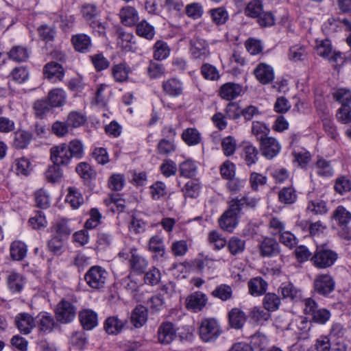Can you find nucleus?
Wrapping results in <instances>:
<instances>
[{"instance_id":"obj_21","label":"nucleus","mask_w":351,"mask_h":351,"mask_svg":"<svg viewBox=\"0 0 351 351\" xmlns=\"http://www.w3.org/2000/svg\"><path fill=\"white\" fill-rule=\"evenodd\" d=\"M163 90L171 97H178L183 93V86L180 80L171 78L162 83Z\"/></svg>"},{"instance_id":"obj_24","label":"nucleus","mask_w":351,"mask_h":351,"mask_svg":"<svg viewBox=\"0 0 351 351\" xmlns=\"http://www.w3.org/2000/svg\"><path fill=\"white\" fill-rule=\"evenodd\" d=\"M291 325L295 327V332L300 335V338L306 339L313 324L312 322L308 320L306 317H300L295 319Z\"/></svg>"},{"instance_id":"obj_11","label":"nucleus","mask_w":351,"mask_h":351,"mask_svg":"<svg viewBox=\"0 0 351 351\" xmlns=\"http://www.w3.org/2000/svg\"><path fill=\"white\" fill-rule=\"evenodd\" d=\"M130 253L131 257L129 262L131 269L137 274H143L148 267V261L137 254L135 248L131 249Z\"/></svg>"},{"instance_id":"obj_2","label":"nucleus","mask_w":351,"mask_h":351,"mask_svg":"<svg viewBox=\"0 0 351 351\" xmlns=\"http://www.w3.org/2000/svg\"><path fill=\"white\" fill-rule=\"evenodd\" d=\"M108 273L101 266H92L84 275L86 284L93 289L100 290L105 287Z\"/></svg>"},{"instance_id":"obj_3","label":"nucleus","mask_w":351,"mask_h":351,"mask_svg":"<svg viewBox=\"0 0 351 351\" xmlns=\"http://www.w3.org/2000/svg\"><path fill=\"white\" fill-rule=\"evenodd\" d=\"M222 330L217 319L206 318L202 321L199 328L200 338L204 342L215 341L221 334Z\"/></svg>"},{"instance_id":"obj_23","label":"nucleus","mask_w":351,"mask_h":351,"mask_svg":"<svg viewBox=\"0 0 351 351\" xmlns=\"http://www.w3.org/2000/svg\"><path fill=\"white\" fill-rule=\"evenodd\" d=\"M66 99V93L63 89L55 88L48 93L47 100L51 108H58L64 105Z\"/></svg>"},{"instance_id":"obj_26","label":"nucleus","mask_w":351,"mask_h":351,"mask_svg":"<svg viewBox=\"0 0 351 351\" xmlns=\"http://www.w3.org/2000/svg\"><path fill=\"white\" fill-rule=\"evenodd\" d=\"M25 282L23 276L19 274L12 272L7 277V285L9 290L13 293H20Z\"/></svg>"},{"instance_id":"obj_53","label":"nucleus","mask_w":351,"mask_h":351,"mask_svg":"<svg viewBox=\"0 0 351 351\" xmlns=\"http://www.w3.org/2000/svg\"><path fill=\"white\" fill-rule=\"evenodd\" d=\"M212 295L223 301H226L232 298V289L229 285H220L212 292Z\"/></svg>"},{"instance_id":"obj_39","label":"nucleus","mask_w":351,"mask_h":351,"mask_svg":"<svg viewBox=\"0 0 351 351\" xmlns=\"http://www.w3.org/2000/svg\"><path fill=\"white\" fill-rule=\"evenodd\" d=\"M298 195L293 187H284L278 193L280 202L285 204H292L297 199Z\"/></svg>"},{"instance_id":"obj_4","label":"nucleus","mask_w":351,"mask_h":351,"mask_svg":"<svg viewBox=\"0 0 351 351\" xmlns=\"http://www.w3.org/2000/svg\"><path fill=\"white\" fill-rule=\"evenodd\" d=\"M335 281L328 274H322L315 276L313 281L314 291L322 296H328L335 290Z\"/></svg>"},{"instance_id":"obj_12","label":"nucleus","mask_w":351,"mask_h":351,"mask_svg":"<svg viewBox=\"0 0 351 351\" xmlns=\"http://www.w3.org/2000/svg\"><path fill=\"white\" fill-rule=\"evenodd\" d=\"M317 53L325 58H328L332 62H337L341 59V53L339 52H333L330 40H322L316 49Z\"/></svg>"},{"instance_id":"obj_7","label":"nucleus","mask_w":351,"mask_h":351,"mask_svg":"<svg viewBox=\"0 0 351 351\" xmlns=\"http://www.w3.org/2000/svg\"><path fill=\"white\" fill-rule=\"evenodd\" d=\"M259 253L263 257H274L280 253V247L276 239L266 237L259 243Z\"/></svg>"},{"instance_id":"obj_36","label":"nucleus","mask_w":351,"mask_h":351,"mask_svg":"<svg viewBox=\"0 0 351 351\" xmlns=\"http://www.w3.org/2000/svg\"><path fill=\"white\" fill-rule=\"evenodd\" d=\"M32 134L25 130H18L14 133L13 145L16 149H24L30 143Z\"/></svg>"},{"instance_id":"obj_8","label":"nucleus","mask_w":351,"mask_h":351,"mask_svg":"<svg viewBox=\"0 0 351 351\" xmlns=\"http://www.w3.org/2000/svg\"><path fill=\"white\" fill-rule=\"evenodd\" d=\"M260 149L263 156L271 160L279 154L281 146L277 139L268 136L260 141Z\"/></svg>"},{"instance_id":"obj_44","label":"nucleus","mask_w":351,"mask_h":351,"mask_svg":"<svg viewBox=\"0 0 351 351\" xmlns=\"http://www.w3.org/2000/svg\"><path fill=\"white\" fill-rule=\"evenodd\" d=\"M136 34L148 40L154 38L155 34L154 27L149 24L146 21H142L138 23L136 27Z\"/></svg>"},{"instance_id":"obj_47","label":"nucleus","mask_w":351,"mask_h":351,"mask_svg":"<svg viewBox=\"0 0 351 351\" xmlns=\"http://www.w3.org/2000/svg\"><path fill=\"white\" fill-rule=\"evenodd\" d=\"M63 173L60 165L54 164L47 169L45 171L46 180L51 183L59 182L62 178Z\"/></svg>"},{"instance_id":"obj_40","label":"nucleus","mask_w":351,"mask_h":351,"mask_svg":"<svg viewBox=\"0 0 351 351\" xmlns=\"http://www.w3.org/2000/svg\"><path fill=\"white\" fill-rule=\"evenodd\" d=\"M170 53V48L168 45L162 41L158 40L154 45V57L157 60L166 59Z\"/></svg>"},{"instance_id":"obj_62","label":"nucleus","mask_w":351,"mask_h":351,"mask_svg":"<svg viewBox=\"0 0 351 351\" xmlns=\"http://www.w3.org/2000/svg\"><path fill=\"white\" fill-rule=\"evenodd\" d=\"M201 73L206 80H217L219 78V74L216 67L208 63L202 66Z\"/></svg>"},{"instance_id":"obj_56","label":"nucleus","mask_w":351,"mask_h":351,"mask_svg":"<svg viewBox=\"0 0 351 351\" xmlns=\"http://www.w3.org/2000/svg\"><path fill=\"white\" fill-rule=\"evenodd\" d=\"M333 98L341 104V106H350L351 103V90L347 88H339L333 93Z\"/></svg>"},{"instance_id":"obj_60","label":"nucleus","mask_w":351,"mask_h":351,"mask_svg":"<svg viewBox=\"0 0 351 351\" xmlns=\"http://www.w3.org/2000/svg\"><path fill=\"white\" fill-rule=\"evenodd\" d=\"M69 156L72 158H81L83 156L84 149L82 143L77 140L71 141L67 145Z\"/></svg>"},{"instance_id":"obj_13","label":"nucleus","mask_w":351,"mask_h":351,"mask_svg":"<svg viewBox=\"0 0 351 351\" xmlns=\"http://www.w3.org/2000/svg\"><path fill=\"white\" fill-rule=\"evenodd\" d=\"M254 73L257 80L263 84H269L274 79L272 67L265 63H260L255 69Z\"/></svg>"},{"instance_id":"obj_57","label":"nucleus","mask_w":351,"mask_h":351,"mask_svg":"<svg viewBox=\"0 0 351 351\" xmlns=\"http://www.w3.org/2000/svg\"><path fill=\"white\" fill-rule=\"evenodd\" d=\"M150 194L153 199L158 200L167 194V189L165 183L156 182L150 186Z\"/></svg>"},{"instance_id":"obj_54","label":"nucleus","mask_w":351,"mask_h":351,"mask_svg":"<svg viewBox=\"0 0 351 351\" xmlns=\"http://www.w3.org/2000/svg\"><path fill=\"white\" fill-rule=\"evenodd\" d=\"M237 146L236 139L231 136L225 137L221 141L222 150L226 156L233 155L236 151Z\"/></svg>"},{"instance_id":"obj_15","label":"nucleus","mask_w":351,"mask_h":351,"mask_svg":"<svg viewBox=\"0 0 351 351\" xmlns=\"http://www.w3.org/2000/svg\"><path fill=\"white\" fill-rule=\"evenodd\" d=\"M207 303V297L202 292L197 291L191 294L186 299V307L195 312L201 311Z\"/></svg>"},{"instance_id":"obj_33","label":"nucleus","mask_w":351,"mask_h":351,"mask_svg":"<svg viewBox=\"0 0 351 351\" xmlns=\"http://www.w3.org/2000/svg\"><path fill=\"white\" fill-rule=\"evenodd\" d=\"M263 304L266 311L274 312L280 308L281 299L276 293H267L263 298Z\"/></svg>"},{"instance_id":"obj_58","label":"nucleus","mask_w":351,"mask_h":351,"mask_svg":"<svg viewBox=\"0 0 351 351\" xmlns=\"http://www.w3.org/2000/svg\"><path fill=\"white\" fill-rule=\"evenodd\" d=\"M179 171L181 176L191 178L195 174L196 166L192 160H186L180 165Z\"/></svg>"},{"instance_id":"obj_45","label":"nucleus","mask_w":351,"mask_h":351,"mask_svg":"<svg viewBox=\"0 0 351 351\" xmlns=\"http://www.w3.org/2000/svg\"><path fill=\"white\" fill-rule=\"evenodd\" d=\"M8 56L12 60L20 62L27 60L29 56V53L26 48L16 46L10 49L8 53Z\"/></svg>"},{"instance_id":"obj_5","label":"nucleus","mask_w":351,"mask_h":351,"mask_svg":"<svg viewBox=\"0 0 351 351\" xmlns=\"http://www.w3.org/2000/svg\"><path fill=\"white\" fill-rule=\"evenodd\" d=\"M75 308L69 301L62 300L56 309V317L62 324L71 322L75 317Z\"/></svg>"},{"instance_id":"obj_37","label":"nucleus","mask_w":351,"mask_h":351,"mask_svg":"<svg viewBox=\"0 0 351 351\" xmlns=\"http://www.w3.org/2000/svg\"><path fill=\"white\" fill-rule=\"evenodd\" d=\"M27 249L26 245L19 241H13L10 245V256L13 260L21 261L27 254Z\"/></svg>"},{"instance_id":"obj_9","label":"nucleus","mask_w":351,"mask_h":351,"mask_svg":"<svg viewBox=\"0 0 351 351\" xmlns=\"http://www.w3.org/2000/svg\"><path fill=\"white\" fill-rule=\"evenodd\" d=\"M50 152L51 161L58 165H67L71 160L66 144L53 147Z\"/></svg>"},{"instance_id":"obj_14","label":"nucleus","mask_w":351,"mask_h":351,"mask_svg":"<svg viewBox=\"0 0 351 351\" xmlns=\"http://www.w3.org/2000/svg\"><path fill=\"white\" fill-rule=\"evenodd\" d=\"M176 337V330L171 322L162 323L158 330V341L162 344L170 343Z\"/></svg>"},{"instance_id":"obj_46","label":"nucleus","mask_w":351,"mask_h":351,"mask_svg":"<svg viewBox=\"0 0 351 351\" xmlns=\"http://www.w3.org/2000/svg\"><path fill=\"white\" fill-rule=\"evenodd\" d=\"M182 137L183 141L188 145H197L201 141L200 134L195 128H188L185 130L182 134Z\"/></svg>"},{"instance_id":"obj_35","label":"nucleus","mask_w":351,"mask_h":351,"mask_svg":"<svg viewBox=\"0 0 351 351\" xmlns=\"http://www.w3.org/2000/svg\"><path fill=\"white\" fill-rule=\"evenodd\" d=\"M149 250L155 253L156 256L163 257L165 254V245L163 239L158 236L152 237L149 241Z\"/></svg>"},{"instance_id":"obj_61","label":"nucleus","mask_w":351,"mask_h":351,"mask_svg":"<svg viewBox=\"0 0 351 351\" xmlns=\"http://www.w3.org/2000/svg\"><path fill=\"white\" fill-rule=\"evenodd\" d=\"M10 76L12 80L21 84L25 82L28 79L29 72L26 67L18 66L12 71Z\"/></svg>"},{"instance_id":"obj_10","label":"nucleus","mask_w":351,"mask_h":351,"mask_svg":"<svg viewBox=\"0 0 351 351\" xmlns=\"http://www.w3.org/2000/svg\"><path fill=\"white\" fill-rule=\"evenodd\" d=\"M190 51L195 59L204 60L210 55L206 41L199 36H195L191 40Z\"/></svg>"},{"instance_id":"obj_59","label":"nucleus","mask_w":351,"mask_h":351,"mask_svg":"<svg viewBox=\"0 0 351 351\" xmlns=\"http://www.w3.org/2000/svg\"><path fill=\"white\" fill-rule=\"evenodd\" d=\"M228 247L231 254L235 256L244 251L245 241L237 237H232L229 240Z\"/></svg>"},{"instance_id":"obj_30","label":"nucleus","mask_w":351,"mask_h":351,"mask_svg":"<svg viewBox=\"0 0 351 351\" xmlns=\"http://www.w3.org/2000/svg\"><path fill=\"white\" fill-rule=\"evenodd\" d=\"M267 283L261 277L254 278L248 282L249 292L252 295H261L265 293Z\"/></svg>"},{"instance_id":"obj_55","label":"nucleus","mask_w":351,"mask_h":351,"mask_svg":"<svg viewBox=\"0 0 351 351\" xmlns=\"http://www.w3.org/2000/svg\"><path fill=\"white\" fill-rule=\"evenodd\" d=\"M86 339L84 334L80 332H74L70 339L71 349L83 350L85 348Z\"/></svg>"},{"instance_id":"obj_29","label":"nucleus","mask_w":351,"mask_h":351,"mask_svg":"<svg viewBox=\"0 0 351 351\" xmlns=\"http://www.w3.org/2000/svg\"><path fill=\"white\" fill-rule=\"evenodd\" d=\"M285 299L296 300L300 298V291L291 282L282 283L278 289Z\"/></svg>"},{"instance_id":"obj_17","label":"nucleus","mask_w":351,"mask_h":351,"mask_svg":"<svg viewBox=\"0 0 351 351\" xmlns=\"http://www.w3.org/2000/svg\"><path fill=\"white\" fill-rule=\"evenodd\" d=\"M36 322L39 330L49 333L53 329L58 326V324L55 322L51 315L47 313H41L36 317Z\"/></svg>"},{"instance_id":"obj_27","label":"nucleus","mask_w":351,"mask_h":351,"mask_svg":"<svg viewBox=\"0 0 351 351\" xmlns=\"http://www.w3.org/2000/svg\"><path fill=\"white\" fill-rule=\"evenodd\" d=\"M147 320V310L142 306L138 305L132 311L131 315V322L136 328L143 326Z\"/></svg>"},{"instance_id":"obj_32","label":"nucleus","mask_w":351,"mask_h":351,"mask_svg":"<svg viewBox=\"0 0 351 351\" xmlns=\"http://www.w3.org/2000/svg\"><path fill=\"white\" fill-rule=\"evenodd\" d=\"M258 202V199L254 197L249 195H245L241 199H233L230 201V203L234 206L238 212L241 211L244 208H254L256 207Z\"/></svg>"},{"instance_id":"obj_42","label":"nucleus","mask_w":351,"mask_h":351,"mask_svg":"<svg viewBox=\"0 0 351 351\" xmlns=\"http://www.w3.org/2000/svg\"><path fill=\"white\" fill-rule=\"evenodd\" d=\"M269 128L263 122L254 121L252 126V132L260 142L268 137Z\"/></svg>"},{"instance_id":"obj_64","label":"nucleus","mask_w":351,"mask_h":351,"mask_svg":"<svg viewBox=\"0 0 351 351\" xmlns=\"http://www.w3.org/2000/svg\"><path fill=\"white\" fill-rule=\"evenodd\" d=\"M15 170L17 175L27 176L30 172V162L24 158H19L14 161Z\"/></svg>"},{"instance_id":"obj_19","label":"nucleus","mask_w":351,"mask_h":351,"mask_svg":"<svg viewBox=\"0 0 351 351\" xmlns=\"http://www.w3.org/2000/svg\"><path fill=\"white\" fill-rule=\"evenodd\" d=\"M119 16L121 23L127 26L134 25L139 19L136 10L132 6L128 5L121 9Z\"/></svg>"},{"instance_id":"obj_18","label":"nucleus","mask_w":351,"mask_h":351,"mask_svg":"<svg viewBox=\"0 0 351 351\" xmlns=\"http://www.w3.org/2000/svg\"><path fill=\"white\" fill-rule=\"evenodd\" d=\"M79 318L82 326L85 330H92L97 326V314L92 310L85 309L80 311Z\"/></svg>"},{"instance_id":"obj_49","label":"nucleus","mask_w":351,"mask_h":351,"mask_svg":"<svg viewBox=\"0 0 351 351\" xmlns=\"http://www.w3.org/2000/svg\"><path fill=\"white\" fill-rule=\"evenodd\" d=\"M307 56V51L304 46L294 45L290 47L289 58L293 62L304 60Z\"/></svg>"},{"instance_id":"obj_28","label":"nucleus","mask_w":351,"mask_h":351,"mask_svg":"<svg viewBox=\"0 0 351 351\" xmlns=\"http://www.w3.org/2000/svg\"><path fill=\"white\" fill-rule=\"evenodd\" d=\"M71 41L76 51L85 53L91 46L90 37L84 34H79L72 36Z\"/></svg>"},{"instance_id":"obj_25","label":"nucleus","mask_w":351,"mask_h":351,"mask_svg":"<svg viewBox=\"0 0 351 351\" xmlns=\"http://www.w3.org/2000/svg\"><path fill=\"white\" fill-rule=\"evenodd\" d=\"M125 322L116 316L108 317L104 324L105 331L108 335H117L120 333L124 326Z\"/></svg>"},{"instance_id":"obj_48","label":"nucleus","mask_w":351,"mask_h":351,"mask_svg":"<svg viewBox=\"0 0 351 351\" xmlns=\"http://www.w3.org/2000/svg\"><path fill=\"white\" fill-rule=\"evenodd\" d=\"M263 3L260 0L251 1L245 9L246 16L257 18L263 12Z\"/></svg>"},{"instance_id":"obj_16","label":"nucleus","mask_w":351,"mask_h":351,"mask_svg":"<svg viewBox=\"0 0 351 351\" xmlns=\"http://www.w3.org/2000/svg\"><path fill=\"white\" fill-rule=\"evenodd\" d=\"M242 89V86L239 84L228 82L221 86L219 95L221 98L230 101L240 95Z\"/></svg>"},{"instance_id":"obj_6","label":"nucleus","mask_w":351,"mask_h":351,"mask_svg":"<svg viewBox=\"0 0 351 351\" xmlns=\"http://www.w3.org/2000/svg\"><path fill=\"white\" fill-rule=\"evenodd\" d=\"M229 202V209L220 217L219 223L220 227L228 232H232L238 223V212L237 208Z\"/></svg>"},{"instance_id":"obj_1","label":"nucleus","mask_w":351,"mask_h":351,"mask_svg":"<svg viewBox=\"0 0 351 351\" xmlns=\"http://www.w3.org/2000/svg\"><path fill=\"white\" fill-rule=\"evenodd\" d=\"M338 259V254L325 245L317 247L311 258L312 264L320 269L332 267Z\"/></svg>"},{"instance_id":"obj_51","label":"nucleus","mask_w":351,"mask_h":351,"mask_svg":"<svg viewBox=\"0 0 351 351\" xmlns=\"http://www.w3.org/2000/svg\"><path fill=\"white\" fill-rule=\"evenodd\" d=\"M250 316L254 323L263 324L270 318L271 315L269 311H265L259 307L255 306L251 310Z\"/></svg>"},{"instance_id":"obj_63","label":"nucleus","mask_w":351,"mask_h":351,"mask_svg":"<svg viewBox=\"0 0 351 351\" xmlns=\"http://www.w3.org/2000/svg\"><path fill=\"white\" fill-rule=\"evenodd\" d=\"M132 38L133 36L132 34L120 32L117 43L125 51H132L133 48Z\"/></svg>"},{"instance_id":"obj_41","label":"nucleus","mask_w":351,"mask_h":351,"mask_svg":"<svg viewBox=\"0 0 351 351\" xmlns=\"http://www.w3.org/2000/svg\"><path fill=\"white\" fill-rule=\"evenodd\" d=\"M130 69L125 63H120L112 67V74L114 79L119 82H123L128 80Z\"/></svg>"},{"instance_id":"obj_52","label":"nucleus","mask_w":351,"mask_h":351,"mask_svg":"<svg viewBox=\"0 0 351 351\" xmlns=\"http://www.w3.org/2000/svg\"><path fill=\"white\" fill-rule=\"evenodd\" d=\"M267 339L265 335L252 337L250 348L251 351H264L267 349Z\"/></svg>"},{"instance_id":"obj_20","label":"nucleus","mask_w":351,"mask_h":351,"mask_svg":"<svg viewBox=\"0 0 351 351\" xmlns=\"http://www.w3.org/2000/svg\"><path fill=\"white\" fill-rule=\"evenodd\" d=\"M44 73L49 80H58L62 81L64 75V71L62 65L54 62H51L47 63L44 68Z\"/></svg>"},{"instance_id":"obj_38","label":"nucleus","mask_w":351,"mask_h":351,"mask_svg":"<svg viewBox=\"0 0 351 351\" xmlns=\"http://www.w3.org/2000/svg\"><path fill=\"white\" fill-rule=\"evenodd\" d=\"M51 108L47 99H38L34 104V114L36 118L43 119Z\"/></svg>"},{"instance_id":"obj_50","label":"nucleus","mask_w":351,"mask_h":351,"mask_svg":"<svg viewBox=\"0 0 351 351\" xmlns=\"http://www.w3.org/2000/svg\"><path fill=\"white\" fill-rule=\"evenodd\" d=\"M68 191L69 193L66 197V202H68L73 208H77L84 202L83 197L75 188L69 187Z\"/></svg>"},{"instance_id":"obj_34","label":"nucleus","mask_w":351,"mask_h":351,"mask_svg":"<svg viewBox=\"0 0 351 351\" xmlns=\"http://www.w3.org/2000/svg\"><path fill=\"white\" fill-rule=\"evenodd\" d=\"M331 217L339 226L348 225L351 221V213L343 206H339L333 211Z\"/></svg>"},{"instance_id":"obj_31","label":"nucleus","mask_w":351,"mask_h":351,"mask_svg":"<svg viewBox=\"0 0 351 351\" xmlns=\"http://www.w3.org/2000/svg\"><path fill=\"white\" fill-rule=\"evenodd\" d=\"M229 322L230 326L236 329L242 328L245 322V313L239 308H232L228 313Z\"/></svg>"},{"instance_id":"obj_43","label":"nucleus","mask_w":351,"mask_h":351,"mask_svg":"<svg viewBox=\"0 0 351 351\" xmlns=\"http://www.w3.org/2000/svg\"><path fill=\"white\" fill-rule=\"evenodd\" d=\"M307 210L314 215H325L328 212V208L324 200L315 199L308 202Z\"/></svg>"},{"instance_id":"obj_22","label":"nucleus","mask_w":351,"mask_h":351,"mask_svg":"<svg viewBox=\"0 0 351 351\" xmlns=\"http://www.w3.org/2000/svg\"><path fill=\"white\" fill-rule=\"evenodd\" d=\"M19 330L24 334H29L34 326L33 317L28 313H20L15 318Z\"/></svg>"}]
</instances>
